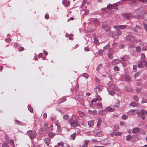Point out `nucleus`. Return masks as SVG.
Segmentation results:
<instances>
[{"mask_svg":"<svg viewBox=\"0 0 147 147\" xmlns=\"http://www.w3.org/2000/svg\"><path fill=\"white\" fill-rule=\"evenodd\" d=\"M73 117H75V120H74L70 123L71 126L72 127H74L80 126L78 122V121L79 120V118L78 116L75 115H74Z\"/></svg>","mask_w":147,"mask_h":147,"instance_id":"1","label":"nucleus"},{"mask_svg":"<svg viewBox=\"0 0 147 147\" xmlns=\"http://www.w3.org/2000/svg\"><path fill=\"white\" fill-rule=\"evenodd\" d=\"M27 134L31 139H33L36 138V132L34 131L29 130L27 132Z\"/></svg>","mask_w":147,"mask_h":147,"instance_id":"2","label":"nucleus"},{"mask_svg":"<svg viewBox=\"0 0 147 147\" xmlns=\"http://www.w3.org/2000/svg\"><path fill=\"white\" fill-rule=\"evenodd\" d=\"M126 39L127 40L129 41L134 43H136L137 41L134 37L131 35H127L126 36Z\"/></svg>","mask_w":147,"mask_h":147,"instance_id":"3","label":"nucleus"},{"mask_svg":"<svg viewBox=\"0 0 147 147\" xmlns=\"http://www.w3.org/2000/svg\"><path fill=\"white\" fill-rule=\"evenodd\" d=\"M139 131L141 133H142L143 134H145V132L141 128H139L137 127L135 128L132 131V132L133 134H136L138 133Z\"/></svg>","mask_w":147,"mask_h":147,"instance_id":"4","label":"nucleus"},{"mask_svg":"<svg viewBox=\"0 0 147 147\" xmlns=\"http://www.w3.org/2000/svg\"><path fill=\"white\" fill-rule=\"evenodd\" d=\"M122 16L127 19H129L133 17V15L131 13H124L122 14Z\"/></svg>","mask_w":147,"mask_h":147,"instance_id":"5","label":"nucleus"},{"mask_svg":"<svg viewBox=\"0 0 147 147\" xmlns=\"http://www.w3.org/2000/svg\"><path fill=\"white\" fill-rule=\"evenodd\" d=\"M107 113V111L105 110H100L98 111V113L101 116H104L106 115Z\"/></svg>","mask_w":147,"mask_h":147,"instance_id":"6","label":"nucleus"},{"mask_svg":"<svg viewBox=\"0 0 147 147\" xmlns=\"http://www.w3.org/2000/svg\"><path fill=\"white\" fill-rule=\"evenodd\" d=\"M102 89V87L100 85H98L96 86L94 89L96 93V94L98 95V92H100Z\"/></svg>","mask_w":147,"mask_h":147,"instance_id":"7","label":"nucleus"},{"mask_svg":"<svg viewBox=\"0 0 147 147\" xmlns=\"http://www.w3.org/2000/svg\"><path fill=\"white\" fill-rule=\"evenodd\" d=\"M62 3L66 7H67L69 5L70 2L69 0H63Z\"/></svg>","mask_w":147,"mask_h":147,"instance_id":"8","label":"nucleus"},{"mask_svg":"<svg viewBox=\"0 0 147 147\" xmlns=\"http://www.w3.org/2000/svg\"><path fill=\"white\" fill-rule=\"evenodd\" d=\"M102 26L103 28L106 32H108L110 31V28L108 25H104V24H102Z\"/></svg>","mask_w":147,"mask_h":147,"instance_id":"9","label":"nucleus"},{"mask_svg":"<svg viewBox=\"0 0 147 147\" xmlns=\"http://www.w3.org/2000/svg\"><path fill=\"white\" fill-rule=\"evenodd\" d=\"M145 62V61L143 59V60H142L140 61L139 62H138V67L139 68H142L143 67V65L142 63H144Z\"/></svg>","mask_w":147,"mask_h":147,"instance_id":"10","label":"nucleus"},{"mask_svg":"<svg viewBox=\"0 0 147 147\" xmlns=\"http://www.w3.org/2000/svg\"><path fill=\"white\" fill-rule=\"evenodd\" d=\"M102 99L100 96H98V98H96L93 99L91 101V102L93 103V102H95L98 101H101Z\"/></svg>","mask_w":147,"mask_h":147,"instance_id":"11","label":"nucleus"},{"mask_svg":"<svg viewBox=\"0 0 147 147\" xmlns=\"http://www.w3.org/2000/svg\"><path fill=\"white\" fill-rule=\"evenodd\" d=\"M121 61L118 59H115L112 61L111 63L113 65H116L121 63Z\"/></svg>","mask_w":147,"mask_h":147,"instance_id":"12","label":"nucleus"},{"mask_svg":"<svg viewBox=\"0 0 147 147\" xmlns=\"http://www.w3.org/2000/svg\"><path fill=\"white\" fill-rule=\"evenodd\" d=\"M117 26L118 28L121 29H123L125 28H127V29L129 28H127L128 26L126 25L118 26Z\"/></svg>","mask_w":147,"mask_h":147,"instance_id":"13","label":"nucleus"},{"mask_svg":"<svg viewBox=\"0 0 147 147\" xmlns=\"http://www.w3.org/2000/svg\"><path fill=\"white\" fill-rule=\"evenodd\" d=\"M45 143L47 146H48L51 142V140L49 138H47L44 140Z\"/></svg>","mask_w":147,"mask_h":147,"instance_id":"14","label":"nucleus"},{"mask_svg":"<svg viewBox=\"0 0 147 147\" xmlns=\"http://www.w3.org/2000/svg\"><path fill=\"white\" fill-rule=\"evenodd\" d=\"M88 124L90 127H91L94 126V121L91 120L88 122Z\"/></svg>","mask_w":147,"mask_h":147,"instance_id":"15","label":"nucleus"},{"mask_svg":"<svg viewBox=\"0 0 147 147\" xmlns=\"http://www.w3.org/2000/svg\"><path fill=\"white\" fill-rule=\"evenodd\" d=\"M56 134H57L54 132H49L48 133V136L49 137L52 138Z\"/></svg>","mask_w":147,"mask_h":147,"instance_id":"16","label":"nucleus"},{"mask_svg":"<svg viewBox=\"0 0 147 147\" xmlns=\"http://www.w3.org/2000/svg\"><path fill=\"white\" fill-rule=\"evenodd\" d=\"M88 112L89 113L93 115H95L97 113V111L95 110L92 111L91 110H89Z\"/></svg>","mask_w":147,"mask_h":147,"instance_id":"17","label":"nucleus"},{"mask_svg":"<svg viewBox=\"0 0 147 147\" xmlns=\"http://www.w3.org/2000/svg\"><path fill=\"white\" fill-rule=\"evenodd\" d=\"M114 28L115 29H117V35L118 36L121 35V32L118 29V28H117V26H114Z\"/></svg>","mask_w":147,"mask_h":147,"instance_id":"18","label":"nucleus"},{"mask_svg":"<svg viewBox=\"0 0 147 147\" xmlns=\"http://www.w3.org/2000/svg\"><path fill=\"white\" fill-rule=\"evenodd\" d=\"M125 89L126 91L129 92H131L133 91L132 89L127 86L125 87Z\"/></svg>","mask_w":147,"mask_h":147,"instance_id":"19","label":"nucleus"},{"mask_svg":"<svg viewBox=\"0 0 147 147\" xmlns=\"http://www.w3.org/2000/svg\"><path fill=\"white\" fill-rule=\"evenodd\" d=\"M101 122V119L99 117L98 119V121L97 123V127H99L100 126V125Z\"/></svg>","mask_w":147,"mask_h":147,"instance_id":"20","label":"nucleus"},{"mask_svg":"<svg viewBox=\"0 0 147 147\" xmlns=\"http://www.w3.org/2000/svg\"><path fill=\"white\" fill-rule=\"evenodd\" d=\"M85 12L84 13V14L85 15H88L89 12V11L88 9H83L82 10V11H81V12Z\"/></svg>","mask_w":147,"mask_h":147,"instance_id":"21","label":"nucleus"},{"mask_svg":"<svg viewBox=\"0 0 147 147\" xmlns=\"http://www.w3.org/2000/svg\"><path fill=\"white\" fill-rule=\"evenodd\" d=\"M2 147H9L8 143L6 142H4L2 143Z\"/></svg>","mask_w":147,"mask_h":147,"instance_id":"22","label":"nucleus"},{"mask_svg":"<svg viewBox=\"0 0 147 147\" xmlns=\"http://www.w3.org/2000/svg\"><path fill=\"white\" fill-rule=\"evenodd\" d=\"M105 110L110 112H112L114 111V109H112L111 107H107Z\"/></svg>","mask_w":147,"mask_h":147,"instance_id":"23","label":"nucleus"},{"mask_svg":"<svg viewBox=\"0 0 147 147\" xmlns=\"http://www.w3.org/2000/svg\"><path fill=\"white\" fill-rule=\"evenodd\" d=\"M136 51L138 53H140L141 51V49L140 46H137L136 47Z\"/></svg>","mask_w":147,"mask_h":147,"instance_id":"24","label":"nucleus"},{"mask_svg":"<svg viewBox=\"0 0 147 147\" xmlns=\"http://www.w3.org/2000/svg\"><path fill=\"white\" fill-rule=\"evenodd\" d=\"M121 134H122V133L121 132H120L119 131H117V132H115L114 133V135H113V134H112V135L113 136H114V135H115L116 136H121Z\"/></svg>","mask_w":147,"mask_h":147,"instance_id":"25","label":"nucleus"},{"mask_svg":"<svg viewBox=\"0 0 147 147\" xmlns=\"http://www.w3.org/2000/svg\"><path fill=\"white\" fill-rule=\"evenodd\" d=\"M125 79L127 81H129L130 80V78L129 76H128L127 75H125Z\"/></svg>","mask_w":147,"mask_h":147,"instance_id":"26","label":"nucleus"},{"mask_svg":"<svg viewBox=\"0 0 147 147\" xmlns=\"http://www.w3.org/2000/svg\"><path fill=\"white\" fill-rule=\"evenodd\" d=\"M55 146L63 147L64 143L62 142H60L59 143H58Z\"/></svg>","mask_w":147,"mask_h":147,"instance_id":"27","label":"nucleus"},{"mask_svg":"<svg viewBox=\"0 0 147 147\" xmlns=\"http://www.w3.org/2000/svg\"><path fill=\"white\" fill-rule=\"evenodd\" d=\"M136 110H130L129 112H128V114L129 115V113H131V114H135L136 113Z\"/></svg>","mask_w":147,"mask_h":147,"instance_id":"28","label":"nucleus"},{"mask_svg":"<svg viewBox=\"0 0 147 147\" xmlns=\"http://www.w3.org/2000/svg\"><path fill=\"white\" fill-rule=\"evenodd\" d=\"M79 113L81 117L83 118L84 117V112L81 111H79Z\"/></svg>","mask_w":147,"mask_h":147,"instance_id":"29","label":"nucleus"},{"mask_svg":"<svg viewBox=\"0 0 147 147\" xmlns=\"http://www.w3.org/2000/svg\"><path fill=\"white\" fill-rule=\"evenodd\" d=\"M76 136V133H74L73 134L71 135L70 137L72 138L73 140H74L75 138V137Z\"/></svg>","mask_w":147,"mask_h":147,"instance_id":"30","label":"nucleus"},{"mask_svg":"<svg viewBox=\"0 0 147 147\" xmlns=\"http://www.w3.org/2000/svg\"><path fill=\"white\" fill-rule=\"evenodd\" d=\"M113 5L109 4L108 5L107 8L109 9H113Z\"/></svg>","mask_w":147,"mask_h":147,"instance_id":"31","label":"nucleus"},{"mask_svg":"<svg viewBox=\"0 0 147 147\" xmlns=\"http://www.w3.org/2000/svg\"><path fill=\"white\" fill-rule=\"evenodd\" d=\"M99 43L97 38L95 37L94 38V43L95 44H98Z\"/></svg>","mask_w":147,"mask_h":147,"instance_id":"32","label":"nucleus"},{"mask_svg":"<svg viewBox=\"0 0 147 147\" xmlns=\"http://www.w3.org/2000/svg\"><path fill=\"white\" fill-rule=\"evenodd\" d=\"M82 76L83 77H84L86 78H88L89 77V75L86 73H83L82 75Z\"/></svg>","mask_w":147,"mask_h":147,"instance_id":"33","label":"nucleus"},{"mask_svg":"<svg viewBox=\"0 0 147 147\" xmlns=\"http://www.w3.org/2000/svg\"><path fill=\"white\" fill-rule=\"evenodd\" d=\"M97 106L98 108L102 109V104L100 102H98L97 104Z\"/></svg>","mask_w":147,"mask_h":147,"instance_id":"34","label":"nucleus"},{"mask_svg":"<svg viewBox=\"0 0 147 147\" xmlns=\"http://www.w3.org/2000/svg\"><path fill=\"white\" fill-rule=\"evenodd\" d=\"M73 117V116L72 118H70L68 119V121L69 122H70V123L75 120V117L74 118Z\"/></svg>","mask_w":147,"mask_h":147,"instance_id":"35","label":"nucleus"},{"mask_svg":"<svg viewBox=\"0 0 147 147\" xmlns=\"http://www.w3.org/2000/svg\"><path fill=\"white\" fill-rule=\"evenodd\" d=\"M28 110L31 113L33 112V110L32 108L30 106L28 105Z\"/></svg>","mask_w":147,"mask_h":147,"instance_id":"36","label":"nucleus"},{"mask_svg":"<svg viewBox=\"0 0 147 147\" xmlns=\"http://www.w3.org/2000/svg\"><path fill=\"white\" fill-rule=\"evenodd\" d=\"M130 105L135 107L136 105V103L135 102L133 101L130 103Z\"/></svg>","mask_w":147,"mask_h":147,"instance_id":"37","label":"nucleus"},{"mask_svg":"<svg viewBox=\"0 0 147 147\" xmlns=\"http://www.w3.org/2000/svg\"><path fill=\"white\" fill-rule=\"evenodd\" d=\"M69 115H65L63 116V119L65 120H67L69 118Z\"/></svg>","mask_w":147,"mask_h":147,"instance_id":"38","label":"nucleus"},{"mask_svg":"<svg viewBox=\"0 0 147 147\" xmlns=\"http://www.w3.org/2000/svg\"><path fill=\"white\" fill-rule=\"evenodd\" d=\"M120 102L119 101H117L116 103L114 105V107H118L119 106Z\"/></svg>","mask_w":147,"mask_h":147,"instance_id":"39","label":"nucleus"},{"mask_svg":"<svg viewBox=\"0 0 147 147\" xmlns=\"http://www.w3.org/2000/svg\"><path fill=\"white\" fill-rule=\"evenodd\" d=\"M133 98L134 100L136 102H137L138 100V97L136 95L134 96Z\"/></svg>","mask_w":147,"mask_h":147,"instance_id":"40","label":"nucleus"},{"mask_svg":"<svg viewBox=\"0 0 147 147\" xmlns=\"http://www.w3.org/2000/svg\"><path fill=\"white\" fill-rule=\"evenodd\" d=\"M113 49L112 48H110L109 52V54L113 55Z\"/></svg>","mask_w":147,"mask_h":147,"instance_id":"41","label":"nucleus"},{"mask_svg":"<svg viewBox=\"0 0 147 147\" xmlns=\"http://www.w3.org/2000/svg\"><path fill=\"white\" fill-rule=\"evenodd\" d=\"M140 113H141V114L142 115H144L146 114V111L145 110H141L140 111Z\"/></svg>","mask_w":147,"mask_h":147,"instance_id":"42","label":"nucleus"},{"mask_svg":"<svg viewBox=\"0 0 147 147\" xmlns=\"http://www.w3.org/2000/svg\"><path fill=\"white\" fill-rule=\"evenodd\" d=\"M10 142L11 143V144L12 145V146L13 147H14L15 145L14 144V142L13 140L12 139H11L10 141Z\"/></svg>","mask_w":147,"mask_h":147,"instance_id":"43","label":"nucleus"},{"mask_svg":"<svg viewBox=\"0 0 147 147\" xmlns=\"http://www.w3.org/2000/svg\"><path fill=\"white\" fill-rule=\"evenodd\" d=\"M114 69L116 71H119V68L118 66H116L114 67Z\"/></svg>","mask_w":147,"mask_h":147,"instance_id":"44","label":"nucleus"},{"mask_svg":"<svg viewBox=\"0 0 147 147\" xmlns=\"http://www.w3.org/2000/svg\"><path fill=\"white\" fill-rule=\"evenodd\" d=\"M121 117L123 119L125 120L127 118L128 116L125 115H123Z\"/></svg>","mask_w":147,"mask_h":147,"instance_id":"45","label":"nucleus"},{"mask_svg":"<svg viewBox=\"0 0 147 147\" xmlns=\"http://www.w3.org/2000/svg\"><path fill=\"white\" fill-rule=\"evenodd\" d=\"M94 23L95 25L98 26L100 24V22L97 20H96L94 21Z\"/></svg>","mask_w":147,"mask_h":147,"instance_id":"46","label":"nucleus"},{"mask_svg":"<svg viewBox=\"0 0 147 147\" xmlns=\"http://www.w3.org/2000/svg\"><path fill=\"white\" fill-rule=\"evenodd\" d=\"M131 136L130 135H129L127 136L126 137V139L127 141H129L130 140V139H131Z\"/></svg>","mask_w":147,"mask_h":147,"instance_id":"47","label":"nucleus"},{"mask_svg":"<svg viewBox=\"0 0 147 147\" xmlns=\"http://www.w3.org/2000/svg\"><path fill=\"white\" fill-rule=\"evenodd\" d=\"M139 74L140 73L139 72L136 73L134 76V78H136L139 76Z\"/></svg>","mask_w":147,"mask_h":147,"instance_id":"48","label":"nucleus"},{"mask_svg":"<svg viewBox=\"0 0 147 147\" xmlns=\"http://www.w3.org/2000/svg\"><path fill=\"white\" fill-rule=\"evenodd\" d=\"M113 9H116V10H117L118 9L117 5L116 4H113Z\"/></svg>","mask_w":147,"mask_h":147,"instance_id":"49","label":"nucleus"},{"mask_svg":"<svg viewBox=\"0 0 147 147\" xmlns=\"http://www.w3.org/2000/svg\"><path fill=\"white\" fill-rule=\"evenodd\" d=\"M102 66V64L98 65V67H97L96 69L97 71H98L100 69V68Z\"/></svg>","mask_w":147,"mask_h":147,"instance_id":"50","label":"nucleus"},{"mask_svg":"<svg viewBox=\"0 0 147 147\" xmlns=\"http://www.w3.org/2000/svg\"><path fill=\"white\" fill-rule=\"evenodd\" d=\"M115 91L113 90H110L109 91V94L111 95H113V94H114Z\"/></svg>","mask_w":147,"mask_h":147,"instance_id":"51","label":"nucleus"},{"mask_svg":"<svg viewBox=\"0 0 147 147\" xmlns=\"http://www.w3.org/2000/svg\"><path fill=\"white\" fill-rule=\"evenodd\" d=\"M143 24L145 30L147 31V24L144 23H143Z\"/></svg>","mask_w":147,"mask_h":147,"instance_id":"52","label":"nucleus"},{"mask_svg":"<svg viewBox=\"0 0 147 147\" xmlns=\"http://www.w3.org/2000/svg\"><path fill=\"white\" fill-rule=\"evenodd\" d=\"M138 42L140 45L142 46H144V43L142 42L141 40H138Z\"/></svg>","mask_w":147,"mask_h":147,"instance_id":"53","label":"nucleus"},{"mask_svg":"<svg viewBox=\"0 0 147 147\" xmlns=\"http://www.w3.org/2000/svg\"><path fill=\"white\" fill-rule=\"evenodd\" d=\"M136 113L137 114L138 116V117H141L142 116V115L141 113H140V112H137Z\"/></svg>","mask_w":147,"mask_h":147,"instance_id":"54","label":"nucleus"},{"mask_svg":"<svg viewBox=\"0 0 147 147\" xmlns=\"http://www.w3.org/2000/svg\"><path fill=\"white\" fill-rule=\"evenodd\" d=\"M86 0H83V1L82 2V7L83 6V7H84V5H86Z\"/></svg>","mask_w":147,"mask_h":147,"instance_id":"55","label":"nucleus"},{"mask_svg":"<svg viewBox=\"0 0 147 147\" xmlns=\"http://www.w3.org/2000/svg\"><path fill=\"white\" fill-rule=\"evenodd\" d=\"M147 102V100L145 99H143L142 100V103H145Z\"/></svg>","mask_w":147,"mask_h":147,"instance_id":"56","label":"nucleus"},{"mask_svg":"<svg viewBox=\"0 0 147 147\" xmlns=\"http://www.w3.org/2000/svg\"><path fill=\"white\" fill-rule=\"evenodd\" d=\"M47 116V114L46 113H45L43 115V117L44 119H45L46 118Z\"/></svg>","mask_w":147,"mask_h":147,"instance_id":"57","label":"nucleus"},{"mask_svg":"<svg viewBox=\"0 0 147 147\" xmlns=\"http://www.w3.org/2000/svg\"><path fill=\"white\" fill-rule=\"evenodd\" d=\"M96 135L98 136H100L102 135V133L101 132H98L96 134Z\"/></svg>","mask_w":147,"mask_h":147,"instance_id":"58","label":"nucleus"},{"mask_svg":"<svg viewBox=\"0 0 147 147\" xmlns=\"http://www.w3.org/2000/svg\"><path fill=\"white\" fill-rule=\"evenodd\" d=\"M15 121L16 123L20 125L21 123L20 122V121L17 120H16Z\"/></svg>","mask_w":147,"mask_h":147,"instance_id":"59","label":"nucleus"},{"mask_svg":"<svg viewBox=\"0 0 147 147\" xmlns=\"http://www.w3.org/2000/svg\"><path fill=\"white\" fill-rule=\"evenodd\" d=\"M49 18V15L48 14H46L45 15V18L46 19H48Z\"/></svg>","mask_w":147,"mask_h":147,"instance_id":"60","label":"nucleus"},{"mask_svg":"<svg viewBox=\"0 0 147 147\" xmlns=\"http://www.w3.org/2000/svg\"><path fill=\"white\" fill-rule=\"evenodd\" d=\"M11 40V39L9 38L5 39V41L7 42H9Z\"/></svg>","mask_w":147,"mask_h":147,"instance_id":"61","label":"nucleus"},{"mask_svg":"<svg viewBox=\"0 0 147 147\" xmlns=\"http://www.w3.org/2000/svg\"><path fill=\"white\" fill-rule=\"evenodd\" d=\"M108 57L111 59H112L113 57L112 55L109 54L108 55Z\"/></svg>","mask_w":147,"mask_h":147,"instance_id":"62","label":"nucleus"},{"mask_svg":"<svg viewBox=\"0 0 147 147\" xmlns=\"http://www.w3.org/2000/svg\"><path fill=\"white\" fill-rule=\"evenodd\" d=\"M141 59H145V56L144 55V54L142 53L141 54Z\"/></svg>","mask_w":147,"mask_h":147,"instance_id":"63","label":"nucleus"},{"mask_svg":"<svg viewBox=\"0 0 147 147\" xmlns=\"http://www.w3.org/2000/svg\"><path fill=\"white\" fill-rule=\"evenodd\" d=\"M24 48L23 47H20L19 49V51H22L24 50Z\"/></svg>","mask_w":147,"mask_h":147,"instance_id":"64","label":"nucleus"}]
</instances>
